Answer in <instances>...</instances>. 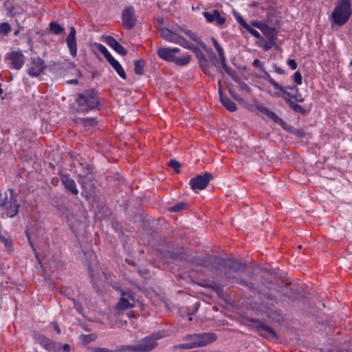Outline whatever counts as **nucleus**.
I'll return each instance as SVG.
<instances>
[{"mask_svg":"<svg viewBox=\"0 0 352 352\" xmlns=\"http://www.w3.org/2000/svg\"><path fill=\"white\" fill-rule=\"evenodd\" d=\"M274 72L276 74H281V75L285 74V71L282 68H280L276 65H274Z\"/></svg>","mask_w":352,"mask_h":352,"instance_id":"obj_55","label":"nucleus"},{"mask_svg":"<svg viewBox=\"0 0 352 352\" xmlns=\"http://www.w3.org/2000/svg\"><path fill=\"white\" fill-rule=\"evenodd\" d=\"M104 42L119 54L122 56H126L127 54L126 50L119 43L114 37L107 36L104 39Z\"/></svg>","mask_w":352,"mask_h":352,"instance_id":"obj_21","label":"nucleus"},{"mask_svg":"<svg viewBox=\"0 0 352 352\" xmlns=\"http://www.w3.org/2000/svg\"><path fill=\"white\" fill-rule=\"evenodd\" d=\"M212 179V174L205 172L203 175H198L190 179L189 184L192 190L197 192L205 189Z\"/></svg>","mask_w":352,"mask_h":352,"instance_id":"obj_11","label":"nucleus"},{"mask_svg":"<svg viewBox=\"0 0 352 352\" xmlns=\"http://www.w3.org/2000/svg\"><path fill=\"white\" fill-rule=\"evenodd\" d=\"M199 65L205 74L210 76H213V68L210 65L205 56L203 55V60L199 61Z\"/></svg>","mask_w":352,"mask_h":352,"instance_id":"obj_27","label":"nucleus"},{"mask_svg":"<svg viewBox=\"0 0 352 352\" xmlns=\"http://www.w3.org/2000/svg\"><path fill=\"white\" fill-rule=\"evenodd\" d=\"M212 41L214 48L216 49V50L219 54V56L223 55L224 54L223 49L221 47V46L218 43V41L214 38H212Z\"/></svg>","mask_w":352,"mask_h":352,"instance_id":"obj_41","label":"nucleus"},{"mask_svg":"<svg viewBox=\"0 0 352 352\" xmlns=\"http://www.w3.org/2000/svg\"><path fill=\"white\" fill-rule=\"evenodd\" d=\"M352 14L350 0H339L331 13L332 22L338 25H345Z\"/></svg>","mask_w":352,"mask_h":352,"instance_id":"obj_4","label":"nucleus"},{"mask_svg":"<svg viewBox=\"0 0 352 352\" xmlns=\"http://www.w3.org/2000/svg\"><path fill=\"white\" fill-rule=\"evenodd\" d=\"M161 37L170 43L178 44L186 49L190 50L191 51L196 52L198 51V47L190 43L185 38L179 35V34L175 31L170 30L166 28H161L159 29Z\"/></svg>","mask_w":352,"mask_h":352,"instance_id":"obj_5","label":"nucleus"},{"mask_svg":"<svg viewBox=\"0 0 352 352\" xmlns=\"http://www.w3.org/2000/svg\"><path fill=\"white\" fill-rule=\"evenodd\" d=\"M252 25L259 29L270 41H272L274 39L276 33V30L274 28L270 27L266 23L261 22H254L252 23Z\"/></svg>","mask_w":352,"mask_h":352,"instance_id":"obj_20","label":"nucleus"},{"mask_svg":"<svg viewBox=\"0 0 352 352\" xmlns=\"http://www.w3.org/2000/svg\"><path fill=\"white\" fill-rule=\"evenodd\" d=\"M59 175L61 183L63 184L65 190L73 195H77L79 192L76 187V182L72 178L70 177L69 175L61 173Z\"/></svg>","mask_w":352,"mask_h":352,"instance_id":"obj_17","label":"nucleus"},{"mask_svg":"<svg viewBox=\"0 0 352 352\" xmlns=\"http://www.w3.org/2000/svg\"><path fill=\"white\" fill-rule=\"evenodd\" d=\"M80 120L85 126H94L97 123L96 118H84Z\"/></svg>","mask_w":352,"mask_h":352,"instance_id":"obj_39","label":"nucleus"},{"mask_svg":"<svg viewBox=\"0 0 352 352\" xmlns=\"http://www.w3.org/2000/svg\"><path fill=\"white\" fill-rule=\"evenodd\" d=\"M252 65L260 69L261 71H264L265 69L263 64L260 61L259 59H254L252 63Z\"/></svg>","mask_w":352,"mask_h":352,"instance_id":"obj_50","label":"nucleus"},{"mask_svg":"<svg viewBox=\"0 0 352 352\" xmlns=\"http://www.w3.org/2000/svg\"><path fill=\"white\" fill-rule=\"evenodd\" d=\"M78 164L80 166L81 172L78 175V183L82 188H86L89 182H93L94 179L92 173V168L85 161H79Z\"/></svg>","mask_w":352,"mask_h":352,"instance_id":"obj_9","label":"nucleus"},{"mask_svg":"<svg viewBox=\"0 0 352 352\" xmlns=\"http://www.w3.org/2000/svg\"><path fill=\"white\" fill-rule=\"evenodd\" d=\"M245 266V263L238 262L234 259L220 258L215 265V269L217 272L222 273L226 279L232 280L234 283L245 286L251 291H254L256 287L252 283L236 278L232 274V273H237L240 270H243Z\"/></svg>","mask_w":352,"mask_h":352,"instance_id":"obj_1","label":"nucleus"},{"mask_svg":"<svg viewBox=\"0 0 352 352\" xmlns=\"http://www.w3.org/2000/svg\"><path fill=\"white\" fill-rule=\"evenodd\" d=\"M145 61L139 59L134 63V72L137 75H143L144 73Z\"/></svg>","mask_w":352,"mask_h":352,"instance_id":"obj_30","label":"nucleus"},{"mask_svg":"<svg viewBox=\"0 0 352 352\" xmlns=\"http://www.w3.org/2000/svg\"><path fill=\"white\" fill-rule=\"evenodd\" d=\"M243 87L246 89H250V87L245 83H243Z\"/></svg>","mask_w":352,"mask_h":352,"instance_id":"obj_63","label":"nucleus"},{"mask_svg":"<svg viewBox=\"0 0 352 352\" xmlns=\"http://www.w3.org/2000/svg\"><path fill=\"white\" fill-rule=\"evenodd\" d=\"M99 94V92L94 89H89L77 94L75 102L78 106V111L86 113L94 110L101 109L103 104Z\"/></svg>","mask_w":352,"mask_h":352,"instance_id":"obj_2","label":"nucleus"},{"mask_svg":"<svg viewBox=\"0 0 352 352\" xmlns=\"http://www.w3.org/2000/svg\"><path fill=\"white\" fill-rule=\"evenodd\" d=\"M168 254L169 255V258L173 260L177 259L178 257V255L175 252H168Z\"/></svg>","mask_w":352,"mask_h":352,"instance_id":"obj_57","label":"nucleus"},{"mask_svg":"<svg viewBox=\"0 0 352 352\" xmlns=\"http://www.w3.org/2000/svg\"><path fill=\"white\" fill-rule=\"evenodd\" d=\"M179 52L180 49L178 47H160L157 50V54L161 59L173 63L178 66L187 65L191 60V55L188 53L180 55Z\"/></svg>","mask_w":352,"mask_h":352,"instance_id":"obj_3","label":"nucleus"},{"mask_svg":"<svg viewBox=\"0 0 352 352\" xmlns=\"http://www.w3.org/2000/svg\"><path fill=\"white\" fill-rule=\"evenodd\" d=\"M286 104L291 109L296 113H300L302 115H305L307 113V111L301 105L296 103L292 100H287Z\"/></svg>","mask_w":352,"mask_h":352,"instance_id":"obj_26","label":"nucleus"},{"mask_svg":"<svg viewBox=\"0 0 352 352\" xmlns=\"http://www.w3.org/2000/svg\"><path fill=\"white\" fill-rule=\"evenodd\" d=\"M11 30V26L8 22L0 23V34L6 36L10 32Z\"/></svg>","mask_w":352,"mask_h":352,"instance_id":"obj_36","label":"nucleus"},{"mask_svg":"<svg viewBox=\"0 0 352 352\" xmlns=\"http://www.w3.org/2000/svg\"><path fill=\"white\" fill-rule=\"evenodd\" d=\"M117 351L135 352V344L120 345L119 346H118Z\"/></svg>","mask_w":352,"mask_h":352,"instance_id":"obj_40","label":"nucleus"},{"mask_svg":"<svg viewBox=\"0 0 352 352\" xmlns=\"http://www.w3.org/2000/svg\"><path fill=\"white\" fill-rule=\"evenodd\" d=\"M264 74V77L263 78L267 80V82H269L272 86L275 89H278V88H280V85L278 84L276 81H275L272 78V76H270V74L266 71V69H265L264 71H262Z\"/></svg>","mask_w":352,"mask_h":352,"instance_id":"obj_35","label":"nucleus"},{"mask_svg":"<svg viewBox=\"0 0 352 352\" xmlns=\"http://www.w3.org/2000/svg\"><path fill=\"white\" fill-rule=\"evenodd\" d=\"M203 15L205 17L206 21L210 23L216 21L217 25H222L226 22L225 17L221 16L219 11L217 10H214L212 12L207 11L204 12Z\"/></svg>","mask_w":352,"mask_h":352,"instance_id":"obj_19","label":"nucleus"},{"mask_svg":"<svg viewBox=\"0 0 352 352\" xmlns=\"http://www.w3.org/2000/svg\"><path fill=\"white\" fill-rule=\"evenodd\" d=\"M96 50H98L101 54L104 55L105 58L108 62L111 60L114 57L111 55V54L108 51L107 47L101 43H95L94 45Z\"/></svg>","mask_w":352,"mask_h":352,"instance_id":"obj_29","label":"nucleus"},{"mask_svg":"<svg viewBox=\"0 0 352 352\" xmlns=\"http://www.w3.org/2000/svg\"><path fill=\"white\" fill-rule=\"evenodd\" d=\"M111 67L115 69L118 76L123 80H126L127 76L121 64L113 58L109 62Z\"/></svg>","mask_w":352,"mask_h":352,"instance_id":"obj_24","label":"nucleus"},{"mask_svg":"<svg viewBox=\"0 0 352 352\" xmlns=\"http://www.w3.org/2000/svg\"><path fill=\"white\" fill-rule=\"evenodd\" d=\"M61 348L65 352H69L71 351V346L69 344H64Z\"/></svg>","mask_w":352,"mask_h":352,"instance_id":"obj_56","label":"nucleus"},{"mask_svg":"<svg viewBox=\"0 0 352 352\" xmlns=\"http://www.w3.org/2000/svg\"><path fill=\"white\" fill-rule=\"evenodd\" d=\"M50 30L54 34L58 35L63 32L64 28L59 23L54 21H52L50 23Z\"/></svg>","mask_w":352,"mask_h":352,"instance_id":"obj_34","label":"nucleus"},{"mask_svg":"<svg viewBox=\"0 0 352 352\" xmlns=\"http://www.w3.org/2000/svg\"><path fill=\"white\" fill-rule=\"evenodd\" d=\"M257 5H258V3H256V2L254 1V2H252V3H251L250 6L253 8V7H256V6H257Z\"/></svg>","mask_w":352,"mask_h":352,"instance_id":"obj_62","label":"nucleus"},{"mask_svg":"<svg viewBox=\"0 0 352 352\" xmlns=\"http://www.w3.org/2000/svg\"><path fill=\"white\" fill-rule=\"evenodd\" d=\"M168 166L171 167L176 173L180 172L181 164L176 160H170L168 162Z\"/></svg>","mask_w":352,"mask_h":352,"instance_id":"obj_38","label":"nucleus"},{"mask_svg":"<svg viewBox=\"0 0 352 352\" xmlns=\"http://www.w3.org/2000/svg\"><path fill=\"white\" fill-rule=\"evenodd\" d=\"M25 233H26V236H27V239H28V243L31 246V248L32 249V251L34 252L37 261H38L39 263H41V259H40V257H39V254L37 252L36 249V248L34 246V244L33 241L32 239V236H31V234H30V232L29 230H27L25 231Z\"/></svg>","mask_w":352,"mask_h":352,"instance_id":"obj_33","label":"nucleus"},{"mask_svg":"<svg viewBox=\"0 0 352 352\" xmlns=\"http://www.w3.org/2000/svg\"><path fill=\"white\" fill-rule=\"evenodd\" d=\"M76 31L74 27H71L69 33L66 38V43L69 50L70 54L75 57L77 54V43L76 38Z\"/></svg>","mask_w":352,"mask_h":352,"instance_id":"obj_18","label":"nucleus"},{"mask_svg":"<svg viewBox=\"0 0 352 352\" xmlns=\"http://www.w3.org/2000/svg\"><path fill=\"white\" fill-rule=\"evenodd\" d=\"M188 205L186 202L181 201L168 208V211L171 212H179L187 210Z\"/></svg>","mask_w":352,"mask_h":352,"instance_id":"obj_31","label":"nucleus"},{"mask_svg":"<svg viewBox=\"0 0 352 352\" xmlns=\"http://www.w3.org/2000/svg\"><path fill=\"white\" fill-rule=\"evenodd\" d=\"M123 28L127 30L133 29L137 24L135 8L133 6L126 7L122 12Z\"/></svg>","mask_w":352,"mask_h":352,"instance_id":"obj_12","label":"nucleus"},{"mask_svg":"<svg viewBox=\"0 0 352 352\" xmlns=\"http://www.w3.org/2000/svg\"><path fill=\"white\" fill-rule=\"evenodd\" d=\"M212 287H213L214 289H219V286H217L216 285H214L212 286Z\"/></svg>","mask_w":352,"mask_h":352,"instance_id":"obj_64","label":"nucleus"},{"mask_svg":"<svg viewBox=\"0 0 352 352\" xmlns=\"http://www.w3.org/2000/svg\"><path fill=\"white\" fill-rule=\"evenodd\" d=\"M184 340L192 342L193 347H202L214 342L217 340V336L214 333H201L186 335Z\"/></svg>","mask_w":352,"mask_h":352,"instance_id":"obj_8","label":"nucleus"},{"mask_svg":"<svg viewBox=\"0 0 352 352\" xmlns=\"http://www.w3.org/2000/svg\"><path fill=\"white\" fill-rule=\"evenodd\" d=\"M65 219L67 221V223L69 226L70 229L74 232L75 228L78 223H79V220L78 219L76 215L73 213L72 211H70L68 214H67L65 216Z\"/></svg>","mask_w":352,"mask_h":352,"instance_id":"obj_25","label":"nucleus"},{"mask_svg":"<svg viewBox=\"0 0 352 352\" xmlns=\"http://www.w3.org/2000/svg\"><path fill=\"white\" fill-rule=\"evenodd\" d=\"M175 348H179L181 349H194L193 345H192V342H190L188 343H183V344H179L175 345Z\"/></svg>","mask_w":352,"mask_h":352,"instance_id":"obj_48","label":"nucleus"},{"mask_svg":"<svg viewBox=\"0 0 352 352\" xmlns=\"http://www.w3.org/2000/svg\"><path fill=\"white\" fill-rule=\"evenodd\" d=\"M21 28H22L21 27H19V28L18 30H15L14 32V35L16 36H18L21 32Z\"/></svg>","mask_w":352,"mask_h":352,"instance_id":"obj_61","label":"nucleus"},{"mask_svg":"<svg viewBox=\"0 0 352 352\" xmlns=\"http://www.w3.org/2000/svg\"><path fill=\"white\" fill-rule=\"evenodd\" d=\"M116 290L120 291L121 298L116 304V308L118 310H125L132 308L134 305L133 294L130 291H124L120 287L113 286Z\"/></svg>","mask_w":352,"mask_h":352,"instance_id":"obj_13","label":"nucleus"},{"mask_svg":"<svg viewBox=\"0 0 352 352\" xmlns=\"http://www.w3.org/2000/svg\"><path fill=\"white\" fill-rule=\"evenodd\" d=\"M236 21L244 28L246 29L249 24L243 19V18L238 14L235 16Z\"/></svg>","mask_w":352,"mask_h":352,"instance_id":"obj_44","label":"nucleus"},{"mask_svg":"<svg viewBox=\"0 0 352 352\" xmlns=\"http://www.w3.org/2000/svg\"><path fill=\"white\" fill-rule=\"evenodd\" d=\"M267 118L270 120H272L273 122H274L276 124H278L280 125H283L284 124V121L282 118L278 117L274 112L271 111V113H269Z\"/></svg>","mask_w":352,"mask_h":352,"instance_id":"obj_37","label":"nucleus"},{"mask_svg":"<svg viewBox=\"0 0 352 352\" xmlns=\"http://www.w3.org/2000/svg\"><path fill=\"white\" fill-rule=\"evenodd\" d=\"M163 333L159 331L141 338L135 344V352H150L153 351L157 346V341L163 338Z\"/></svg>","mask_w":352,"mask_h":352,"instance_id":"obj_7","label":"nucleus"},{"mask_svg":"<svg viewBox=\"0 0 352 352\" xmlns=\"http://www.w3.org/2000/svg\"><path fill=\"white\" fill-rule=\"evenodd\" d=\"M73 303H74V308L76 309V310L79 313L82 314L83 311V307L81 302L77 301L75 299H72Z\"/></svg>","mask_w":352,"mask_h":352,"instance_id":"obj_46","label":"nucleus"},{"mask_svg":"<svg viewBox=\"0 0 352 352\" xmlns=\"http://www.w3.org/2000/svg\"><path fill=\"white\" fill-rule=\"evenodd\" d=\"M248 321L252 323L251 328L260 336L270 340H278V337L276 331L263 323L261 320L249 318Z\"/></svg>","mask_w":352,"mask_h":352,"instance_id":"obj_6","label":"nucleus"},{"mask_svg":"<svg viewBox=\"0 0 352 352\" xmlns=\"http://www.w3.org/2000/svg\"><path fill=\"white\" fill-rule=\"evenodd\" d=\"M177 30L182 32H184L186 35H187L191 40L195 41L199 45H200L203 49L206 50V45L202 41V40L198 37L194 32L189 30H185L182 27L177 28Z\"/></svg>","mask_w":352,"mask_h":352,"instance_id":"obj_23","label":"nucleus"},{"mask_svg":"<svg viewBox=\"0 0 352 352\" xmlns=\"http://www.w3.org/2000/svg\"><path fill=\"white\" fill-rule=\"evenodd\" d=\"M54 328L55 331L57 332V333L60 334L61 333L60 328L58 327L57 324H54Z\"/></svg>","mask_w":352,"mask_h":352,"instance_id":"obj_58","label":"nucleus"},{"mask_svg":"<svg viewBox=\"0 0 352 352\" xmlns=\"http://www.w3.org/2000/svg\"><path fill=\"white\" fill-rule=\"evenodd\" d=\"M226 73L230 76L232 79L236 82L239 81V75L237 74L236 72L233 70L232 69H231L230 67V68H227V71L226 72Z\"/></svg>","mask_w":352,"mask_h":352,"instance_id":"obj_42","label":"nucleus"},{"mask_svg":"<svg viewBox=\"0 0 352 352\" xmlns=\"http://www.w3.org/2000/svg\"><path fill=\"white\" fill-rule=\"evenodd\" d=\"M31 66L28 68L27 72L31 77H38L46 69L47 65L45 61L40 57H32Z\"/></svg>","mask_w":352,"mask_h":352,"instance_id":"obj_14","label":"nucleus"},{"mask_svg":"<svg viewBox=\"0 0 352 352\" xmlns=\"http://www.w3.org/2000/svg\"><path fill=\"white\" fill-rule=\"evenodd\" d=\"M279 92H276L275 96L278 97H282L284 101L286 102L287 100L294 99L298 102H303L305 99L302 97V94L298 91L295 92L294 91H289L286 90V88H284L282 85H280V88H278L277 89Z\"/></svg>","mask_w":352,"mask_h":352,"instance_id":"obj_16","label":"nucleus"},{"mask_svg":"<svg viewBox=\"0 0 352 352\" xmlns=\"http://www.w3.org/2000/svg\"><path fill=\"white\" fill-rule=\"evenodd\" d=\"M89 276L91 278V283L94 286V287H96V283L94 282V272H93V270L91 268V267H89Z\"/></svg>","mask_w":352,"mask_h":352,"instance_id":"obj_53","label":"nucleus"},{"mask_svg":"<svg viewBox=\"0 0 352 352\" xmlns=\"http://www.w3.org/2000/svg\"><path fill=\"white\" fill-rule=\"evenodd\" d=\"M294 133L295 135H296L297 136H302V133H302V131H300V130H297L296 131L294 132Z\"/></svg>","mask_w":352,"mask_h":352,"instance_id":"obj_60","label":"nucleus"},{"mask_svg":"<svg viewBox=\"0 0 352 352\" xmlns=\"http://www.w3.org/2000/svg\"><path fill=\"white\" fill-rule=\"evenodd\" d=\"M220 64L224 72L227 71V68H230L226 64V59L225 55H221L219 56Z\"/></svg>","mask_w":352,"mask_h":352,"instance_id":"obj_49","label":"nucleus"},{"mask_svg":"<svg viewBox=\"0 0 352 352\" xmlns=\"http://www.w3.org/2000/svg\"><path fill=\"white\" fill-rule=\"evenodd\" d=\"M284 88H286V90H287V91L290 90L291 91H294L295 92L299 91V89L297 87L296 85L287 86V87H284Z\"/></svg>","mask_w":352,"mask_h":352,"instance_id":"obj_54","label":"nucleus"},{"mask_svg":"<svg viewBox=\"0 0 352 352\" xmlns=\"http://www.w3.org/2000/svg\"><path fill=\"white\" fill-rule=\"evenodd\" d=\"M32 337L35 341L49 352H58L61 349L60 343L54 342L44 335L34 333Z\"/></svg>","mask_w":352,"mask_h":352,"instance_id":"obj_10","label":"nucleus"},{"mask_svg":"<svg viewBox=\"0 0 352 352\" xmlns=\"http://www.w3.org/2000/svg\"><path fill=\"white\" fill-rule=\"evenodd\" d=\"M220 102L229 111L234 112L237 109L236 104L226 95H223L221 90H219Z\"/></svg>","mask_w":352,"mask_h":352,"instance_id":"obj_22","label":"nucleus"},{"mask_svg":"<svg viewBox=\"0 0 352 352\" xmlns=\"http://www.w3.org/2000/svg\"><path fill=\"white\" fill-rule=\"evenodd\" d=\"M92 352H114L112 350H110L107 348L104 347H94L91 349Z\"/></svg>","mask_w":352,"mask_h":352,"instance_id":"obj_52","label":"nucleus"},{"mask_svg":"<svg viewBox=\"0 0 352 352\" xmlns=\"http://www.w3.org/2000/svg\"><path fill=\"white\" fill-rule=\"evenodd\" d=\"M293 80L294 82L298 85H300L302 83V74L299 71H296L293 75Z\"/></svg>","mask_w":352,"mask_h":352,"instance_id":"obj_43","label":"nucleus"},{"mask_svg":"<svg viewBox=\"0 0 352 352\" xmlns=\"http://www.w3.org/2000/svg\"><path fill=\"white\" fill-rule=\"evenodd\" d=\"M256 109L258 111H259L261 113H262L267 117L268 116L269 113H271L272 111L270 109H269L268 108L262 104L257 106Z\"/></svg>","mask_w":352,"mask_h":352,"instance_id":"obj_47","label":"nucleus"},{"mask_svg":"<svg viewBox=\"0 0 352 352\" xmlns=\"http://www.w3.org/2000/svg\"><path fill=\"white\" fill-rule=\"evenodd\" d=\"M6 60L9 61L12 68L19 70L25 63V56L21 51H14L6 56Z\"/></svg>","mask_w":352,"mask_h":352,"instance_id":"obj_15","label":"nucleus"},{"mask_svg":"<svg viewBox=\"0 0 352 352\" xmlns=\"http://www.w3.org/2000/svg\"><path fill=\"white\" fill-rule=\"evenodd\" d=\"M85 338H86V342H91L93 340V338H92V335L91 334H89V335H85Z\"/></svg>","mask_w":352,"mask_h":352,"instance_id":"obj_59","label":"nucleus"},{"mask_svg":"<svg viewBox=\"0 0 352 352\" xmlns=\"http://www.w3.org/2000/svg\"><path fill=\"white\" fill-rule=\"evenodd\" d=\"M54 206L56 208V209L58 211V212L62 217H65L71 211L68 206L63 202L56 201L54 204Z\"/></svg>","mask_w":352,"mask_h":352,"instance_id":"obj_28","label":"nucleus"},{"mask_svg":"<svg viewBox=\"0 0 352 352\" xmlns=\"http://www.w3.org/2000/svg\"><path fill=\"white\" fill-rule=\"evenodd\" d=\"M252 36L256 38H259L261 37L260 33L256 30L255 29L251 28L249 25L248 27L245 29Z\"/></svg>","mask_w":352,"mask_h":352,"instance_id":"obj_45","label":"nucleus"},{"mask_svg":"<svg viewBox=\"0 0 352 352\" xmlns=\"http://www.w3.org/2000/svg\"><path fill=\"white\" fill-rule=\"evenodd\" d=\"M287 64L290 67V69L292 70H295L297 69V67H298L297 63L294 59L287 60Z\"/></svg>","mask_w":352,"mask_h":352,"instance_id":"obj_51","label":"nucleus"},{"mask_svg":"<svg viewBox=\"0 0 352 352\" xmlns=\"http://www.w3.org/2000/svg\"><path fill=\"white\" fill-rule=\"evenodd\" d=\"M0 241L3 243L6 250L8 253L12 252V241L10 237H6L3 235H0Z\"/></svg>","mask_w":352,"mask_h":352,"instance_id":"obj_32","label":"nucleus"}]
</instances>
